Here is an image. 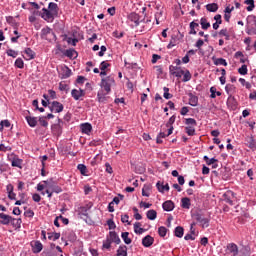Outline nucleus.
Returning a JSON list of instances; mask_svg holds the SVG:
<instances>
[{"label": "nucleus", "mask_w": 256, "mask_h": 256, "mask_svg": "<svg viewBox=\"0 0 256 256\" xmlns=\"http://www.w3.org/2000/svg\"><path fill=\"white\" fill-rule=\"evenodd\" d=\"M113 85H115V78L113 76L101 79L100 87L104 89L105 92H103V90L98 91L97 99L99 103H105V101H107V97L105 96L111 93V87H113Z\"/></svg>", "instance_id": "1"}, {"label": "nucleus", "mask_w": 256, "mask_h": 256, "mask_svg": "<svg viewBox=\"0 0 256 256\" xmlns=\"http://www.w3.org/2000/svg\"><path fill=\"white\" fill-rule=\"evenodd\" d=\"M226 254L230 256H250L249 248L245 247L239 251V246L235 243H228L226 246Z\"/></svg>", "instance_id": "2"}, {"label": "nucleus", "mask_w": 256, "mask_h": 256, "mask_svg": "<svg viewBox=\"0 0 256 256\" xmlns=\"http://www.w3.org/2000/svg\"><path fill=\"white\" fill-rule=\"evenodd\" d=\"M93 207V202H88L84 206L78 208V215L80 217H89V211H91Z\"/></svg>", "instance_id": "3"}, {"label": "nucleus", "mask_w": 256, "mask_h": 256, "mask_svg": "<svg viewBox=\"0 0 256 256\" xmlns=\"http://www.w3.org/2000/svg\"><path fill=\"white\" fill-rule=\"evenodd\" d=\"M0 223L1 225H9V223H12V225H15V218L5 213H0Z\"/></svg>", "instance_id": "4"}, {"label": "nucleus", "mask_w": 256, "mask_h": 256, "mask_svg": "<svg viewBox=\"0 0 256 256\" xmlns=\"http://www.w3.org/2000/svg\"><path fill=\"white\" fill-rule=\"evenodd\" d=\"M42 19L48 21V23H53L55 17H57L54 13L50 12L47 8L42 9Z\"/></svg>", "instance_id": "5"}, {"label": "nucleus", "mask_w": 256, "mask_h": 256, "mask_svg": "<svg viewBox=\"0 0 256 256\" xmlns=\"http://www.w3.org/2000/svg\"><path fill=\"white\" fill-rule=\"evenodd\" d=\"M49 109L51 111V113H61L64 109L63 104H61V102L59 101H53L51 103V105L49 106Z\"/></svg>", "instance_id": "6"}, {"label": "nucleus", "mask_w": 256, "mask_h": 256, "mask_svg": "<svg viewBox=\"0 0 256 256\" xmlns=\"http://www.w3.org/2000/svg\"><path fill=\"white\" fill-rule=\"evenodd\" d=\"M51 37H55L53 30L51 28L46 27L41 30V39H46V41H51Z\"/></svg>", "instance_id": "7"}, {"label": "nucleus", "mask_w": 256, "mask_h": 256, "mask_svg": "<svg viewBox=\"0 0 256 256\" xmlns=\"http://www.w3.org/2000/svg\"><path fill=\"white\" fill-rule=\"evenodd\" d=\"M235 86L233 84H227L225 86V91L229 95L228 97V103H231V101H235V97L233 96L235 93Z\"/></svg>", "instance_id": "8"}, {"label": "nucleus", "mask_w": 256, "mask_h": 256, "mask_svg": "<svg viewBox=\"0 0 256 256\" xmlns=\"http://www.w3.org/2000/svg\"><path fill=\"white\" fill-rule=\"evenodd\" d=\"M223 197L225 203H228V205H233V200L235 199V192L229 190L223 195Z\"/></svg>", "instance_id": "9"}, {"label": "nucleus", "mask_w": 256, "mask_h": 256, "mask_svg": "<svg viewBox=\"0 0 256 256\" xmlns=\"http://www.w3.org/2000/svg\"><path fill=\"white\" fill-rule=\"evenodd\" d=\"M195 219L196 221H198V223H200V225L205 228V227H209V218H205L203 217V215L201 214H196L195 215Z\"/></svg>", "instance_id": "10"}, {"label": "nucleus", "mask_w": 256, "mask_h": 256, "mask_svg": "<svg viewBox=\"0 0 256 256\" xmlns=\"http://www.w3.org/2000/svg\"><path fill=\"white\" fill-rule=\"evenodd\" d=\"M71 96L73 97V99H75V101H79V99H81V97H85V90L83 89H73L71 91Z\"/></svg>", "instance_id": "11"}, {"label": "nucleus", "mask_w": 256, "mask_h": 256, "mask_svg": "<svg viewBox=\"0 0 256 256\" xmlns=\"http://www.w3.org/2000/svg\"><path fill=\"white\" fill-rule=\"evenodd\" d=\"M112 243H116V245H119L121 243V238H119V235H117V232L110 231L109 232V238Z\"/></svg>", "instance_id": "12"}, {"label": "nucleus", "mask_w": 256, "mask_h": 256, "mask_svg": "<svg viewBox=\"0 0 256 256\" xmlns=\"http://www.w3.org/2000/svg\"><path fill=\"white\" fill-rule=\"evenodd\" d=\"M154 242L155 239L151 235H147L142 239V245H144V247H151Z\"/></svg>", "instance_id": "13"}, {"label": "nucleus", "mask_w": 256, "mask_h": 256, "mask_svg": "<svg viewBox=\"0 0 256 256\" xmlns=\"http://www.w3.org/2000/svg\"><path fill=\"white\" fill-rule=\"evenodd\" d=\"M48 11H50V13H53L57 17L59 15V6L57 5V3L50 2L48 5Z\"/></svg>", "instance_id": "14"}, {"label": "nucleus", "mask_w": 256, "mask_h": 256, "mask_svg": "<svg viewBox=\"0 0 256 256\" xmlns=\"http://www.w3.org/2000/svg\"><path fill=\"white\" fill-rule=\"evenodd\" d=\"M162 208L164 211H173V209H175V203L171 200H167L162 204Z\"/></svg>", "instance_id": "15"}, {"label": "nucleus", "mask_w": 256, "mask_h": 256, "mask_svg": "<svg viewBox=\"0 0 256 256\" xmlns=\"http://www.w3.org/2000/svg\"><path fill=\"white\" fill-rule=\"evenodd\" d=\"M175 119H177V118H176L175 115H173V116H171V117L169 118L168 122L166 123V127H170V128L168 129V134H167V136L173 134V123H175Z\"/></svg>", "instance_id": "16"}, {"label": "nucleus", "mask_w": 256, "mask_h": 256, "mask_svg": "<svg viewBox=\"0 0 256 256\" xmlns=\"http://www.w3.org/2000/svg\"><path fill=\"white\" fill-rule=\"evenodd\" d=\"M24 53L26 56H24V59L26 61H31V59H35V51H33L31 48H26L24 50Z\"/></svg>", "instance_id": "17"}, {"label": "nucleus", "mask_w": 256, "mask_h": 256, "mask_svg": "<svg viewBox=\"0 0 256 256\" xmlns=\"http://www.w3.org/2000/svg\"><path fill=\"white\" fill-rule=\"evenodd\" d=\"M80 129H81L82 133L89 135V133L91 131H93V126H91L90 123H84V124H81Z\"/></svg>", "instance_id": "18"}, {"label": "nucleus", "mask_w": 256, "mask_h": 256, "mask_svg": "<svg viewBox=\"0 0 256 256\" xmlns=\"http://www.w3.org/2000/svg\"><path fill=\"white\" fill-rule=\"evenodd\" d=\"M25 119L29 125V127H37V117H32V116H25Z\"/></svg>", "instance_id": "19"}, {"label": "nucleus", "mask_w": 256, "mask_h": 256, "mask_svg": "<svg viewBox=\"0 0 256 256\" xmlns=\"http://www.w3.org/2000/svg\"><path fill=\"white\" fill-rule=\"evenodd\" d=\"M64 55L66 57H69V59H77L78 53L76 52L75 49H68L65 51Z\"/></svg>", "instance_id": "20"}, {"label": "nucleus", "mask_w": 256, "mask_h": 256, "mask_svg": "<svg viewBox=\"0 0 256 256\" xmlns=\"http://www.w3.org/2000/svg\"><path fill=\"white\" fill-rule=\"evenodd\" d=\"M134 233H136V235H143V233H145V229L141 228L140 222L134 223Z\"/></svg>", "instance_id": "21"}, {"label": "nucleus", "mask_w": 256, "mask_h": 256, "mask_svg": "<svg viewBox=\"0 0 256 256\" xmlns=\"http://www.w3.org/2000/svg\"><path fill=\"white\" fill-rule=\"evenodd\" d=\"M206 9H207V11H209L210 13H217V11H218V9H219V5H217V3L207 4V5H206Z\"/></svg>", "instance_id": "22"}, {"label": "nucleus", "mask_w": 256, "mask_h": 256, "mask_svg": "<svg viewBox=\"0 0 256 256\" xmlns=\"http://www.w3.org/2000/svg\"><path fill=\"white\" fill-rule=\"evenodd\" d=\"M71 77V69L69 67L65 66L62 69L61 79H69Z\"/></svg>", "instance_id": "23"}, {"label": "nucleus", "mask_w": 256, "mask_h": 256, "mask_svg": "<svg viewBox=\"0 0 256 256\" xmlns=\"http://www.w3.org/2000/svg\"><path fill=\"white\" fill-rule=\"evenodd\" d=\"M181 207L182 209H190L191 208V199L185 197L181 199Z\"/></svg>", "instance_id": "24"}, {"label": "nucleus", "mask_w": 256, "mask_h": 256, "mask_svg": "<svg viewBox=\"0 0 256 256\" xmlns=\"http://www.w3.org/2000/svg\"><path fill=\"white\" fill-rule=\"evenodd\" d=\"M147 219L150 221H155L157 219V211L155 210H148L146 213Z\"/></svg>", "instance_id": "25"}, {"label": "nucleus", "mask_w": 256, "mask_h": 256, "mask_svg": "<svg viewBox=\"0 0 256 256\" xmlns=\"http://www.w3.org/2000/svg\"><path fill=\"white\" fill-rule=\"evenodd\" d=\"M199 27V23L195 22V21H192L190 23V32H189V35H197V29Z\"/></svg>", "instance_id": "26"}, {"label": "nucleus", "mask_w": 256, "mask_h": 256, "mask_svg": "<svg viewBox=\"0 0 256 256\" xmlns=\"http://www.w3.org/2000/svg\"><path fill=\"white\" fill-rule=\"evenodd\" d=\"M200 25L204 31H207V29H209V27H211V23L207 22V18H205V17L200 19Z\"/></svg>", "instance_id": "27"}, {"label": "nucleus", "mask_w": 256, "mask_h": 256, "mask_svg": "<svg viewBox=\"0 0 256 256\" xmlns=\"http://www.w3.org/2000/svg\"><path fill=\"white\" fill-rule=\"evenodd\" d=\"M117 256H127V246L125 245L119 246L117 250Z\"/></svg>", "instance_id": "28"}, {"label": "nucleus", "mask_w": 256, "mask_h": 256, "mask_svg": "<svg viewBox=\"0 0 256 256\" xmlns=\"http://www.w3.org/2000/svg\"><path fill=\"white\" fill-rule=\"evenodd\" d=\"M156 187L160 193H163L164 191H169V184L161 185L160 182H157Z\"/></svg>", "instance_id": "29"}, {"label": "nucleus", "mask_w": 256, "mask_h": 256, "mask_svg": "<svg viewBox=\"0 0 256 256\" xmlns=\"http://www.w3.org/2000/svg\"><path fill=\"white\" fill-rule=\"evenodd\" d=\"M210 93H211L210 95L211 99H215V97H221V92L217 91V88L213 86L210 88Z\"/></svg>", "instance_id": "30"}, {"label": "nucleus", "mask_w": 256, "mask_h": 256, "mask_svg": "<svg viewBox=\"0 0 256 256\" xmlns=\"http://www.w3.org/2000/svg\"><path fill=\"white\" fill-rule=\"evenodd\" d=\"M185 125H188V127H197V120L194 118H186Z\"/></svg>", "instance_id": "31"}, {"label": "nucleus", "mask_w": 256, "mask_h": 256, "mask_svg": "<svg viewBox=\"0 0 256 256\" xmlns=\"http://www.w3.org/2000/svg\"><path fill=\"white\" fill-rule=\"evenodd\" d=\"M43 183L45 184L46 189L52 190L53 186L55 185V181L53 180V178H50L49 180H45L43 181Z\"/></svg>", "instance_id": "32"}, {"label": "nucleus", "mask_w": 256, "mask_h": 256, "mask_svg": "<svg viewBox=\"0 0 256 256\" xmlns=\"http://www.w3.org/2000/svg\"><path fill=\"white\" fill-rule=\"evenodd\" d=\"M121 237H122L124 243H126V245H131L132 240H131V238H129V232H123L121 234Z\"/></svg>", "instance_id": "33"}, {"label": "nucleus", "mask_w": 256, "mask_h": 256, "mask_svg": "<svg viewBox=\"0 0 256 256\" xmlns=\"http://www.w3.org/2000/svg\"><path fill=\"white\" fill-rule=\"evenodd\" d=\"M199 103V98L197 96L191 95L189 99V104L192 107H197V104Z\"/></svg>", "instance_id": "34"}, {"label": "nucleus", "mask_w": 256, "mask_h": 256, "mask_svg": "<svg viewBox=\"0 0 256 256\" xmlns=\"http://www.w3.org/2000/svg\"><path fill=\"white\" fill-rule=\"evenodd\" d=\"M185 133H187V135L190 137H193L195 135V126H186Z\"/></svg>", "instance_id": "35"}, {"label": "nucleus", "mask_w": 256, "mask_h": 256, "mask_svg": "<svg viewBox=\"0 0 256 256\" xmlns=\"http://www.w3.org/2000/svg\"><path fill=\"white\" fill-rule=\"evenodd\" d=\"M129 19L130 21H133L135 23V26H139V15L135 14V13H131L129 15Z\"/></svg>", "instance_id": "36"}, {"label": "nucleus", "mask_w": 256, "mask_h": 256, "mask_svg": "<svg viewBox=\"0 0 256 256\" xmlns=\"http://www.w3.org/2000/svg\"><path fill=\"white\" fill-rule=\"evenodd\" d=\"M41 251H43V244L39 241H36L34 243V252L35 253H41Z\"/></svg>", "instance_id": "37"}, {"label": "nucleus", "mask_w": 256, "mask_h": 256, "mask_svg": "<svg viewBox=\"0 0 256 256\" xmlns=\"http://www.w3.org/2000/svg\"><path fill=\"white\" fill-rule=\"evenodd\" d=\"M246 5H249L246 9L247 11H253L255 9V0H245Z\"/></svg>", "instance_id": "38"}, {"label": "nucleus", "mask_w": 256, "mask_h": 256, "mask_svg": "<svg viewBox=\"0 0 256 256\" xmlns=\"http://www.w3.org/2000/svg\"><path fill=\"white\" fill-rule=\"evenodd\" d=\"M174 233H175V237H179V238L183 237V233H184L183 227L177 226V227L175 228Z\"/></svg>", "instance_id": "39"}, {"label": "nucleus", "mask_w": 256, "mask_h": 256, "mask_svg": "<svg viewBox=\"0 0 256 256\" xmlns=\"http://www.w3.org/2000/svg\"><path fill=\"white\" fill-rule=\"evenodd\" d=\"M214 65H223L224 67H227V60L223 58H216L214 60Z\"/></svg>", "instance_id": "40"}, {"label": "nucleus", "mask_w": 256, "mask_h": 256, "mask_svg": "<svg viewBox=\"0 0 256 256\" xmlns=\"http://www.w3.org/2000/svg\"><path fill=\"white\" fill-rule=\"evenodd\" d=\"M204 161L206 162V165H215V163H219V160L215 158L209 159L207 156H204Z\"/></svg>", "instance_id": "41"}, {"label": "nucleus", "mask_w": 256, "mask_h": 256, "mask_svg": "<svg viewBox=\"0 0 256 256\" xmlns=\"http://www.w3.org/2000/svg\"><path fill=\"white\" fill-rule=\"evenodd\" d=\"M77 169L80 171L81 175H87V166L84 164H78Z\"/></svg>", "instance_id": "42"}, {"label": "nucleus", "mask_w": 256, "mask_h": 256, "mask_svg": "<svg viewBox=\"0 0 256 256\" xmlns=\"http://www.w3.org/2000/svg\"><path fill=\"white\" fill-rule=\"evenodd\" d=\"M183 82L187 83V81H191V72L189 70H186L183 74Z\"/></svg>", "instance_id": "43"}, {"label": "nucleus", "mask_w": 256, "mask_h": 256, "mask_svg": "<svg viewBox=\"0 0 256 256\" xmlns=\"http://www.w3.org/2000/svg\"><path fill=\"white\" fill-rule=\"evenodd\" d=\"M15 67L18 69H23V67H25V62H23V59L17 58L15 61Z\"/></svg>", "instance_id": "44"}, {"label": "nucleus", "mask_w": 256, "mask_h": 256, "mask_svg": "<svg viewBox=\"0 0 256 256\" xmlns=\"http://www.w3.org/2000/svg\"><path fill=\"white\" fill-rule=\"evenodd\" d=\"M165 137H168L164 132H160L157 136L156 143L161 144L163 143L162 139H165Z\"/></svg>", "instance_id": "45"}, {"label": "nucleus", "mask_w": 256, "mask_h": 256, "mask_svg": "<svg viewBox=\"0 0 256 256\" xmlns=\"http://www.w3.org/2000/svg\"><path fill=\"white\" fill-rule=\"evenodd\" d=\"M163 90H164V95H163L164 99H172L173 98V94L169 93V88L164 87Z\"/></svg>", "instance_id": "46"}, {"label": "nucleus", "mask_w": 256, "mask_h": 256, "mask_svg": "<svg viewBox=\"0 0 256 256\" xmlns=\"http://www.w3.org/2000/svg\"><path fill=\"white\" fill-rule=\"evenodd\" d=\"M158 233H159L160 237H165V235H167V228L165 226L159 227Z\"/></svg>", "instance_id": "47"}, {"label": "nucleus", "mask_w": 256, "mask_h": 256, "mask_svg": "<svg viewBox=\"0 0 256 256\" xmlns=\"http://www.w3.org/2000/svg\"><path fill=\"white\" fill-rule=\"evenodd\" d=\"M185 73V71H183L181 68L179 70H177L176 72H172V75L174 77H177L178 79H181V77H183V74Z\"/></svg>", "instance_id": "48"}, {"label": "nucleus", "mask_w": 256, "mask_h": 256, "mask_svg": "<svg viewBox=\"0 0 256 256\" xmlns=\"http://www.w3.org/2000/svg\"><path fill=\"white\" fill-rule=\"evenodd\" d=\"M108 67H111V64L107 63V61H102L100 63V71H105Z\"/></svg>", "instance_id": "49"}, {"label": "nucleus", "mask_w": 256, "mask_h": 256, "mask_svg": "<svg viewBox=\"0 0 256 256\" xmlns=\"http://www.w3.org/2000/svg\"><path fill=\"white\" fill-rule=\"evenodd\" d=\"M7 56L8 57H13L15 59V57H17V55H19V53H17L15 50L13 49H9L7 50Z\"/></svg>", "instance_id": "50"}, {"label": "nucleus", "mask_w": 256, "mask_h": 256, "mask_svg": "<svg viewBox=\"0 0 256 256\" xmlns=\"http://www.w3.org/2000/svg\"><path fill=\"white\" fill-rule=\"evenodd\" d=\"M67 43H69V44L73 45V47H75L77 45V43H79V39L69 37L67 39Z\"/></svg>", "instance_id": "51"}, {"label": "nucleus", "mask_w": 256, "mask_h": 256, "mask_svg": "<svg viewBox=\"0 0 256 256\" xmlns=\"http://www.w3.org/2000/svg\"><path fill=\"white\" fill-rule=\"evenodd\" d=\"M59 90L60 91H69V85H67V84H65V83H63V82H60L59 83Z\"/></svg>", "instance_id": "52"}, {"label": "nucleus", "mask_w": 256, "mask_h": 256, "mask_svg": "<svg viewBox=\"0 0 256 256\" xmlns=\"http://www.w3.org/2000/svg\"><path fill=\"white\" fill-rule=\"evenodd\" d=\"M50 191H52V193H62L63 189H61V187H59L58 185H53L52 189H50Z\"/></svg>", "instance_id": "53"}, {"label": "nucleus", "mask_w": 256, "mask_h": 256, "mask_svg": "<svg viewBox=\"0 0 256 256\" xmlns=\"http://www.w3.org/2000/svg\"><path fill=\"white\" fill-rule=\"evenodd\" d=\"M238 73L240 75H247V65H242V67L238 69Z\"/></svg>", "instance_id": "54"}, {"label": "nucleus", "mask_w": 256, "mask_h": 256, "mask_svg": "<svg viewBox=\"0 0 256 256\" xmlns=\"http://www.w3.org/2000/svg\"><path fill=\"white\" fill-rule=\"evenodd\" d=\"M38 121L42 127H47L49 125L47 120H45V117H40Z\"/></svg>", "instance_id": "55"}, {"label": "nucleus", "mask_w": 256, "mask_h": 256, "mask_svg": "<svg viewBox=\"0 0 256 256\" xmlns=\"http://www.w3.org/2000/svg\"><path fill=\"white\" fill-rule=\"evenodd\" d=\"M111 241L109 238L106 239V241L103 242V248L104 249H111Z\"/></svg>", "instance_id": "56"}, {"label": "nucleus", "mask_w": 256, "mask_h": 256, "mask_svg": "<svg viewBox=\"0 0 256 256\" xmlns=\"http://www.w3.org/2000/svg\"><path fill=\"white\" fill-rule=\"evenodd\" d=\"M180 69H181V67L171 65L169 67L170 75H173V73H175L176 71H179Z\"/></svg>", "instance_id": "57"}, {"label": "nucleus", "mask_w": 256, "mask_h": 256, "mask_svg": "<svg viewBox=\"0 0 256 256\" xmlns=\"http://www.w3.org/2000/svg\"><path fill=\"white\" fill-rule=\"evenodd\" d=\"M125 66L128 69H137V63H127V61H125Z\"/></svg>", "instance_id": "58"}, {"label": "nucleus", "mask_w": 256, "mask_h": 256, "mask_svg": "<svg viewBox=\"0 0 256 256\" xmlns=\"http://www.w3.org/2000/svg\"><path fill=\"white\" fill-rule=\"evenodd\" d=\"M249 148L256 151V141L253 138L250 139Z\"/></svg>", "instance_id": "59"}, {"label": "nucleus", "mask_w": 256, "mask_h": 256, "mask_svg": "<svg viewBox=\"0 0 256 256\" xmlns=\"http://www.w3.org/2000/svg\"><path fill=\"white\" fill-rule=\"evenodd\" d=\"M107 225H108L109 229H115L117 227V225H115V222L111 219H109L107 221Z\"/></svg>", "instance_id": "60"}, {"label": "nucleus", "mask_w": 256, "mask_h": 256, "mask_svg": "<svg viewBox=\"0 0 256 256\" xmlns=\"http://www.w3.org/2000/svg\"><path fill=\"white\" fill-rule=\"evenodd\" d=\"M85 81H86V78L84 76H78V78L76 79V83H78L79 85H83Z\"/></svg>", "instance_id": "61"}, {"label": "nucleus", "mask_w": 256, "mask_h": 256, "mask_svg": "<svg viewBox=\"0 0 256 256\" xmlns=\"http://www.w3.org/2000/svg\"><path fill=\"white\" fill-rule=\"evenodd\" d=\"M32 199L35 201V203H39L41 201V195L35 193L33 194Z\"/></svg>", "instance_id": "62"}, {"label": "nucleus", "mask_w": 256, "mask_h": 256, "mask_svg": "<svg viewBox=\"0 0 256 256\" xmlns=\"http://www.w3.org/2000/svg\"><path fill=\"white\" fill-rule=\"evenodd\" d=\"M25 217H29V218H33L34 215H35V212H33V210H27L25 213H24Z\"/></svg>", "instance_id": "63"}, {"label": "nucleus", "mask_w": 256, "mask_h": 256, "mask_svg": "<svg viewBox=\"0 0 256 256\" xmlns=\"http://www.w3.org/2000/svg\"><path fill=\"white\" fill-rule=\"evenodd\" d=\"M12 167H21V160L20 159L13 160Z\"/></svg>", "instance_id": "64"}]
</instances>
